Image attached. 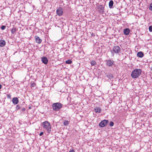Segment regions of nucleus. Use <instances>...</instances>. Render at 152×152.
<instances>
[{
	"label": "nucleus",
	"instance_id": "nucleus-14",
	"mask_svg": "<svg viewBox=\"0 0 152 152\" xmlns=\"http://www.w3.org/2000/svg\"><path fill=\"white\" fill-rule=\"evenodd\" d=\"M6 44L4 40H0V46L3 47L5 46Z\"/></svg>",
	"mask_w": 152,
	"mask_h": 152
},
{
	"label": "nucleus",
	"instance_id": "nucleus-12",
	"mask_svg": "<svg viewBox=\"0 0 152 152\" xmlns=\"http://www.w3.org/2000/svg\"><path fill=\"white\" fill-rule=\"evenodd\" d=\"M124 34L126 35H128L130 32V30L129 28H126L124 30Z\"/></svg>",
	"mask_w": 152,
	"mask_h": 152
},
{
	"label": "nucleus",
	"instance_id": "nucleus-28",
	"mask_svg": "<svg viewBox=\"0 0 152 152\" xmlns=\"http://www.w3.org/2000/svg\"><path fill=\"white\" fill-rule=\"evenodd\" d=\"M20 107L18 105H17L16 106V109L18 110L20 109Z\"/></svg>",
	"mask_w": 152,
	"mask_h": 152
},
{
	"label": "nucleus",
	"instance_id": "nucleus-19",
	"mask_svg": "<svg viewBox=\"0 0 152 152\" xmlns=\"http://www.w3.org/2000/svg\"><path fill=\"white\" fill-rule=\"evenodd\" d=\"M69 124V122L68 121H65L64 122V126H67Z\"/></svg>",
	"mask_w": 152,
	"mask_h": 152
},
{
	"label": "nucleus",
	"instance_id": "nucleus-16",
	"mask_svg": "<svg viewBox=\"0 0 152 152\" xmlns=\"http://www.w3.org/2000/svg\"><path fill=\"white\" fill-rule=\"evenodd\" d=\"M106 76L108 77L109 79H111L113 78V75L109 73H105Z\"/></svg>",
	"mask_w": 152,
	"mask_h": 152
},
{
	"label": "nucleus",
	"instance_id": "nucleus-22",
	"mask_svg": "<svg viewBox=\"0 0 152 152\" xmlns=\"http://www.w3.org/2000/svg\"><path fill=\"white\" fill-rule=\"evenodd\" d=\"M149 9L151 11H152V2L150 4Z\"/></svg>",
	"mask_w": 152,
	"mask_h": 152
},
{
	"label": "nucleus",
	"instance_id": "nucleus-23",
	"mask_svg": "<svg viewBox=\"0 0 152 152\" xmlns=\"http://www.w3.org/2000/svg\"><path fill=\"white\" fill-rule=\"evenodd\" d=\"M114 123L112 121H111L110 123V126H113L114 125Z\"/></svg>",
	"mask_w": 152,
	"mask_h": 152
},
{
	"label": "nucleus",
	"instance_id": "nucleus-4",
	"mask_svg": "<svg viewBox=\"0 0 152 152\" xmlns=\"http://www.w3.org/2000/svg\"><path fill=\"white\" fill-rule=\"evenodd\" d=\"M113 50L115 53H119L121 51L120 48L118 46H114L113 48Z\"/></svg>",
	"mask_w": 152,
	"mask_h": 152
},
{
	"label": "nucleus",
	"instance_id": "nucleus-33",
	"mask_svg": "<svg viewBox=\"0 0 152 152\" xmlns=\"http://www.w3.org/2000/svg\"><path fill=\"white\" fill-rule=\"evenodd\" d=\"M151 70L152 71V67L151 68Z\"/></svg>",
	"mask_w": 152,
	"mask_h": 152
},
{
	"label": "nucleus",
	"instance_id": "nucleus-32",
	"mask_svg": "<svg viewBox=\"0 0 152 152\" xmlns=\"http://www.w3.org/2000/svg\"><path fill=\"white\" fill-rule=\"evenodd\" d=\"M1 88V84H0V89Z\"/></svg>",
	"mask_w": 152,
	"mask_h": 152
},
{
	"label": "nucleus",
	"instance_id": "nucleus-21",
	"mask_svg": "<svg viewBox=\"0 0 152 152\" xmlns=\"http://www.w3.org/2000/svg\"><path fill=\"white\" fill-rule=\"evenodd\" d=\"M91 65L92 66H94L96 64V62L94 60H93L91 61Z\"/></svg>",
	"mask_w": 152,
	"mask_h": 152
},
{
	"label": "nucleus",
	"instance_id": "nucleus-20",
	"mask_svg": "<svg viewBox=\"0 0 152 152\" xmlns=\"http://www.w3.org/2000/svg\"><path fill=\"white\" fill-rule=\"evenodd\" d=\"M65 62L67 64H70L72 63V61L70 60H69L66 61Z\"/></svg>",
	"mask_w": 152,
	"mask_h": 152
},
{
	"label": "nucleus",
	"instance_id": "nucleus-31",
	"mask_svg": "<svg viewBox=\"0 0 152 152\" xmlns=\"http://www.w3.org/2000/svg\"><path fill=\"white\" fill-rule=\"evenodd\" d=\"M22 110L24 111L25 110V109L24 108H23L22 109Z\"/></svg>",
	"mask_w": 152,
	"mask_h": 152
},
{
	"label": "nucleus",
	"instance_id": "nucleus-7",
	"mask_svg": "<svg viewBox=\"0 0 152 152\" xmlns=\"http://www.w3.org/2000/svg\"><path fill=\"white\" fill-rule=\"evenodd\" d=\"M56 13L59 16L62 15L63 13V11L62 9L61 8H59V9L57 10Z\"/></svg>",
	"mask_w": 152,
	"mask_h": 152
},
{
	"label": "nucleus",
	"instance_id": "nucleus-9",
	"mask_svg": "<svg viewBox=\"0 0 152 152\" xmlns=\"http://www.w3.org/2000/svg\"><path fill=\"white\" fill-rule=\"evenodd\" d=\"M35 41L38 44H40L42 42L41 39L38 36H35Z\"/></svg>",
	"mask_w": 152,
	"mask_h": 152
},
{
	"label": "nucleus",
	"instance_id": "nucleus-17",
	"mask_svg": "<svg viewBox=\"0 0 152 152\" xmlns=\"http://www.w3.org/2000/svg\"><path fill=\"white\" fill-rule=\"evenodd\" d=\"M114 3L113 1L112 0H111L109 2V7L110 8H113V4Z\"/></svg>",
	"mask_w": 152,
	"mask_h": 152
},
{
	"label": "nucleus",
	"instance_id": "nucleus-15",
	"mask_svg": "<svg viewBox=\"0 0 152 152\" xmlns=\"http://www.w3.org/2000/svg\"><path fill=\"white\" fill-rule=\"evenodd\" d=\"M137 56L140 58H142L144 56V54L142 52L140 51L137 53Z\"/></svg>",
	"mask_w": 152,
	"mask_h": 152
},
{
	"label": "nucleus",
	"instance_id": "nucleus-13",
	"mask_svg": "<svg viewBox=\"0 0 152 152\" xmlns=\"http://www.w3.org/2000/svg\"><path fill=\"white\" fill-rule=\"evenodd\" d=\"M94 112L96 113H99L101 112V110L99 107H96L94 109Z\"/></svg>",
	"mask_w": 152,
	"mask_h": 152
},
{
	"label": "nucleus",
	"instance_id": "nucleus-3",
	"mask_svg": "<svg viewBox=\"0 0 152 152\" xmlns=\"http://www.w3.org/2000/svg\"><path fill=\"white\" fill-rule=\"evenodd\" d=\"M62 107V104L59 102L54 103L52 106L53 110L55 111L59 110Z\"/></svg>",
	"mask_w": 152,
	"mask_h": 152
},
{
	"label": "nucleus",
	"instance_id": "nucleus-11",
	"mask_svg": "<svg viewBox=\"0 0 152 152\" xmlns=\"http://www.w3.org/2000/svg\"><path fill=\"white\" fill-rule=\"evenodd\" d=\"M12 102L14 104H16L18 103V99L17 97L13 98L12 99Z\"/></svg>",
	"mask_w": 152,
	"mask_h": 152
},
{
	"label": "nucleus",
	"instance_id": "nucleus-27",
	"mask_svg": "<svg viewBox=\"0 0 152 152\" xmlns=\"http://www.w3.org/2000/svg\"><path fill=\"white\" fill-rule=\"evenodd\" d=\"M36 85V84L34 83H32L31 84V86L32 87H34Z\"/></svg>",
	"mask_w": 152,
	"mask_h": 152
},
{
	"label": "nucleus",
	"instance_id": "nucleus-2",
	"mask_svg": "<svg viewBox=\"0 0 152 152\" xmlns=\"http://www.w3.org/2000/svg\"><path fill=\"white\" fill-rule=\"evenodd\" d=\"M141 70L140 69H136L132 72L131 76L133 78L138 77L141 74Z\"/></svg>",
	"mask_w": 152,
	"mask_h": 152
},
{
	"label": "nucleus",
	"instance_id": "nucleus-8",
	"mask_svg": "<svg viewBox=\"0 0 152 152\" xmlns=\"http://www.w3.org/2000/svg\"><path fill=\"white\" fill-rule=\"evenodd\" d=\"M114 61H111L110 60H107L106 61V64L109 66H111L113 64Z\"/></svg>",
	"mask_w": 152,
	"mask_h": 152
},
{
	"label": "nucleus",
	"instance_id": "nucleus-18",
	"mask_svg": "<svg viewBox=\"0 0 152 152\" xmlns=\"http://www.w3.org/2000/svg\"><path fill=\"white\" fill-rule=\"evenodd\" d=\"M17 30L16 28L13 27L11 29V32L12 34H14L16 31Z\"/></svg>",
	"mask_w": 152,
	"mask_h": 152
},
{
	"label": "nucleus",
	"instance_id": "nucleus-29",
	"mask_svg": "<svg viewBox=\"0 0 152 152\" xmlns=\"http://www.w3.org/2000/svg\"><path fill=\"white\" fill-rule=\"evenodd\" d=\"M69 152H75V150H72V149L71 150V149L70 150Z\"/></svg>",
	"mask_w": 152,
	"mask_h": 152
},
{
	"label": "nucleus",
	"instance_id": "nucleus-10",
	"mask_svg": "<svg viewBox=\"0 0 152 152\" xmlns=\"http://www.w3.org/2000/svg\"><path fill=\"white\" fill-rule=\"evenodd\" d=\"M42 63L45 64H47L48 61L47 58L45 57L42 58Z\"/></svg>",
	"mask_w": 152,
	"mask_h": 152
},
{
	"label": "nucleus",
	"instance_id": "nucleus-24",
	"mask_svg": "<svg viewBox=\"0 0 152 152\" xmlns=\"http://www.w3.org/2000/svg\"><path fill=\"white\" fill-rule=\"evenodd\" d=\"M149 30L150 32H152V26H150L149 27Z\"/></svg>",
	"mask_w": 152,
	"mask_h": 152
},
{
	"label": "nucleus",
	"instance_id": "nucleus-26",
	"mask_svg": "<svg viewBox=\"0 0 152 152\" xmlns=\"http://www.w3.org/2000/svg\"><path fill=\"white\" fill-rule=\"evenodd\" d=\"M7 97L8 98H11V95L10 94H7Z\"/></svg>",
	"mask_w": 152,
	"mask_h": 152
},
{
	"label": "nucleus",
	"instance_id": "nucleus-6",
	"mask_svg": "<svg viewBox=\"0 0 152 152\" xmlns=\"http://www.w3.org/2000/svg\"><path fill=\"white\" fill-rule=\"evenodd\" d=\"M104 6L102 5H99L98 7L99 11L101 13H103L104 12Z\"/></svg>",
	"mask_w": 152,
	"mask_h": 152
},
{
	"label": "nucleus",
	"instance_id": "nucleus-30",
	"mask_svg": "<svg viewBox=\"0 0 152 152\" xmlns=\"http://www.w3.org/2000/svg\"><path fill=\"white\" fill-rule=\"evenodd\" d=\"M43 134H44V133L43 132H41L39 134V135L40 136H41Z\"/></svg>",
	"mask_w": 152,
	"mask_h": 152
},
{
	"label": "nucleus",
	"instance_id": "nucleus-5",
	"mask_svg": "<svg viewBox=\"0 0 152 152\" xmlns=\"http://www.w3.org/2000/svg\"><path fill=\"white\" fill-rule=\"evenodd\" d=\"M108 121L104 120L99 123V126L101 127H104L105 126L107 123H108Z\"/></svg>",
	"mask_w": 152,
	"mask_h": 152
},
{
	"label": "nucleus",
	"instance_id": "nucleus-1",
	"mask_svg": "<svg viewBox=\"0 0 152 152\" xmlns=\"http://www.w3.org/2000/svg\"><path fill=\"white\" fill-rule=\"evenodd\" d=\"M42 126L43 128L45 129L47 132L50 133L51 131V125L50 123L47 121H45L42 123Z\"/></svg>",
	"mask_w": 152,
	"mask_h": 152
},
{
	"label": "nucleus",
	"instance_id": "nucleus-25",
	"mask_svg": "<svg viewBox=\"0 0 152 152\" xmlns=\"http://www.w3.org/2000/svg\"><path fill=\"white\" fill-rule=\"evenodd\" d=\"M6 28V26H1V29L2 30H4V29H5Z\"/></svg>",
	"mask_w": 152,
	"mask_h": 152
}]
</instances>
